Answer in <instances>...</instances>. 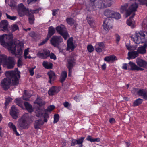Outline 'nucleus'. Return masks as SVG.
Segmentation results:
<instances>
[{
  "mask_svg": "<svg viewBox=\"0 0 147 147\" xmlns=\"http://www.w3.org/2000/svg\"><path fill=\"white\" fill-rule=\"evenodd\" d=\"M20 72L18 71H6L5 73L7 78H4L1 81V85L5 90L10 87L11 83L12 85H17L19 84V80L20 77Z\"/></svg>",
  "mask_w": 147,
  "mask_h": 147,
  "instance_id": "nucleus-1",
  "label": "nucleus"
},
{
  "mask_svg": "<svg viewBox=\"0 0 147 147\" xmlns=\"http://www.w3.org/2000/svg\"><path fill=\"white\" fill-rule=\"evenodd\" d=\"M132 38L137 44L144 43L143 46L138 47L137 51L138 54H144L146 53V49L147 48V32L140 31L139 32H136Z\"/></svg>",
  "mask_w": 147,
  "mask_h": 147,
  "instance_id": "nucleus-2",
  "label": "nucleus"
},
{
  "mask_svg": "<svg viewBox=\"0 0 147 147\" xmlns=\"http://www.w3.org/2000/svg\"><path fill=\"white\" fill-rule=\"evenodd\" d=\"M29 116L28 113H26L19 120L18 126L19 128L22 129H26L29 127L28 123Z\"/></svg>",
  "mask_w": 147,
  "mask_h": 147,
  "instance_id": "nucleus-3",
  "label": "nucleus"
},
{
  "mask_svg": "<svg viewBox=\"0 0 147 147\" xmlns=\"http://www.w3.org/2000/svg\"><path fill=\"white\" fill-rule=\"evenodd\" d=\"M17 11L19 15L21 17L25 15L29 16L30 15L28 9L26 8L22 3L18 4Z\"/></svg>",
  "mask_w": 147,
  "mask_h": 147,
  "instance_id": "nucleus-4",
  "label": "nucleus"
},
{
  "mask_svg": "<svg viewBox=\"0 0 147 147\" xmlns=\"http://www.w3.org/2000/svg\"><path fill=\"white\" fill-rule=\"evenodd\" d=\"M2 60L3 65L6 66L7 69H11L14 67L15 63L12 57H9L7 58V56L3 55Z\"/></svg>",
  "mask_w": 147,
  "mask_h": 147,
  "instance_id": "nucleus-5",
  "label": "nucleus"
},
{
  "mask_svg": "<svg viewBox=\"0 0 147 147\" xmlns=\"http://www.w3.org/2000/svg\"><path fill=\"white\" fill-rule=\"evenodd\" d=\"M55 30L57 32L61 35L65 40L69 36L66 28L64 25L61 24L56 27Z\"/></svg>",
  "mask_w": 147,
  "mask_h": 147,
  "instance_id": "nucleus-6",
  "label": "nucleus"
},
{
  "mask_svg": "<svg viewBox=\"0 0 147 147\" xmlns=\"http://www.w3.org/2000/svg\"><path fill=\"white\" fill-rule=\"evenodd\" d=\"M63 40V39L60 36H54L51 39L50 43L54 47L58 48Z\"/></svg>",
  "mask_w": 147,
  "mask_h": 147,
  "instance_id": "nucleus-7",
  "label": "nucleus"
},
{
  "mask_svg": "<svg viewBox=\"0 0 147 147\" xmlns=\"http://www.w3.org/2000/svg\"><path fill=\"white\" fill-rule=\"evenodd\" d=\"M102 26L104 33L107 34L112 27V22L109 18H107L104 21Z\"/></svg>",
  "mask_w": 147,
  "mask_h": 147,
  "instance_id": "nucleus-8",
  "label": "nucleus"
},
{
  "mask_svg": "<svg viewBox=\"0 0 147 147\" xmlns=\"http://www.w3.org/2000/svg\"><path fill=\"white\" fill-rule=\"evenodd\" d=\"M50 51L46 49H43V52L41 53L38 52L37 54V56L40 58L42 59H46L49 57Z\"/></svg>",
  "mask_w": 147,
  "mask_h": 147,
  "instance_id": "nucleus-9",
  "label": "nucleus"
},
{
  "mask_svg": "<svg viewBox=\"0 0 147 147\" xmlns=\"http://www.w3.org/2000/svg\"><path fill=\"white\" fill-rule=\"evenodd\" d=\"M47 74L49 78V82L51 85L53 84L54 81L56 79V75L55 74V72L51 70L48 72Z\"/></svg>",
  "mask_w": 147,
  "mask_h": 147,
  "instance_id": "nucleus-10",
  "label": "nucleus"
},
{
  "mask_svg": "<svg viewBox=\"0 0 147 147\" xmlns=\"http://www.w3.org/2000/svg\"><path fill=\"white\" fill-rule=\"evenodd\" d=\"M73 39L72 37L70 38L67 41V47L66 48L67 50H70L71 51H73L75 48L73 43Z\"/></svg>",
  "mask_w": 147,
  "mask_h": 147,
  "instance_id": "nucleus-11",
  "label": "nucleus"
},
{
  "mask_svg": "<svg viewBox=\"0 0 147 147\" xmlns=\"http://www.w3.org/2000/svg\"><path fill=\"white\" fill-rule=\"evenodd\" d=\"M111 0H102L100 1V8H106L111 6L112 5Z\"/></svg>",
  "mask_w": 147,
  "mask_h": 147,
  "instance_id": "nucleus-12",
  "label": "nucleus"
},
{
  "mask_svg": "<svg viewBox=\"0 0 147 147\" xmlns=\"http://www.w3.org/2000/svg\"><path fill=\"white\" fill-rule=\"evenodd\" d=\"M18 113L17 109L14 105H13L10 111V114L14 119H16L18 117Z\"/></svg>",
  "mask_w": 147,
  "mask_h": 147,
  "instance_id": "nucleus-13",
  "label": "nucleus"
},
{
  "mask_svg": "<svg viewBox=\"0 0 147 147\" xmlns=\"http://www.w3.org/2000/svg\"><path fill=\"white\" fill-rule=\"evenodd\" d=\"M136 63L139 67L147 68V61L138 58L136 60Z\"/></svg>",
  "mask_w": 147,
  "mask_h": 147,
  "instance_id": "nucleus-14",
  "label": "nucleus"
},
{
  "mask_svg": "<svg viewBox=\"0 0 147 147\" xmlns=\"http://www.w3.org/2000/svg\"><path fill=\"white\" fill-rule=\"evenodd\" d=\"M24 46L23 43L21 42H19L17 45V46L18 47V49L17 51L16 52L15 56L17 55H19L20 56L22 54L23 50L22 48Z\"/></svg>",
  "mask_w": 147,
  "mask_h": 147,
  "instance_id": "nucleus-15",
  "label": "nucleus"
},
{
  "mask_svg": "<svg viewBox=\"0 0 147 147\" xmlns=\"http://www.w3.org/2000/svg\"><path fill=\"white\" fill-rule=\"evenodd\" d=\"M34 103L39 105L38 107H41L44 106L45 104V102L43 100L42 98L37 96L36 100L34 102Z\"/></svg>",
  "mask_w": 147,
  "mask_h": 147,
  "instance_id": "nucleus-16",
  "label": "nucleus"
},
{
  "mask_svg": "<svg viewBox=\"0 0 147 147\" xmlns=\"http://www.w3.org/2000/svg\"><path fill=\"white\" fill-rule=\"evenodd\" d=\"M59 90L57 87L53 86L49 90L48 93L50 96H53L57 93Z\"/></svg>",
  "mask_w": 147,
  "mask_h": 147,
  "instance_id": "nucleus-17",
  "label": "nucleus"
},
{
  "mask_svg": "<svg viewBox=\"0 0 147 147\" xmlns=\"http://www.w3.org/2000/svg\"><path fill=\"white\" fill-rule=\"evenodd\" d=\"M105 61L108 63L110 62H113L117 60V57L114 55H112L109 56L105 57L104 59Z\"/></svg>",
  "mask_w": 147,
  "mask_h": 147,
  "instance_id": "nucleus-18",
  "label": "nucleus"
},
{
  "mask_svg": "<svg viewBox=\"0 0 147 147\" xmlns=\"http://www.w3.org/2000/svg\"><path fill=\"white\" fill-rule=\"evenodd\" d=\"M43 124V122L41 119H38L36 120L34 124V127L37 129H40L41 126Z\"/></svg>",
  "mask_w": 147,
  "mask_h": 147,
  "instance_id": "nucleus-19",
  "label": "nucleus"
},
{
  "mask_svg": "<svg viewBox=\"0 0 147 147\" xmlns=\"http://www.w3.org/2000/svg\"><path fill=\"white\" fill-rule=\"evenodd\" d=\"M24 105L26 109L29 113H32L34 111V109L32 106L29 103L26 102H24Z\"/></svg>",
  "mask_w": 147,
  "mask_h": 147,
  "instance_id": "nucleus-20",
  "label": "nucleus"
},
{
  "mask_svg": "<svg viewBox=\"0 0 147 147\" xmlns=\"http://www.w3.org/2000/svg\"><path fill=\"white\" fill-rule=\"evenodd\" d=\"M67 67L68 69H72L75 64L74 59L71 58L68 59L67 60Z\"/></svg>",
  "mask_w": 147,
  "mask_h": 147,
  "instance_id": "nucleus-21",
  "label": "nucleus"
},
{
  "mask_svg": "<svg viewBox=\"0 0 147 147\" xmlns=\"http://www.w3.org/2000/svg\"><path fill=\"white\" fill-rule=\"evenodd\" d=\"M55 32V30L54 27L53 26H50L48 28V33L47 36L50 38Z\"/></svg>",
  "mask_w": 147,
  "mask_h": 147,
  "instance_id": "nucleus-22",
  "label": "nucleus"
},
{
  "mask_svg": "<svg viewBox=\"0 0 147 147\" xmlns=\"http://www.w3.org/2000/svg\"><path fill=\"white\" fill-rule=\"evenodd\" d=\"M139 54L137 51H132L128 53V59H134L138 56Z\"/></svg>",
  "mask_w": 147,
  "mask_h": 147,
  "instance_id": "nucleus-23",
  "label": "nucleus"
},
{
  "mask_svg": "<svg viewBox=\"0 0 147 147\" xmlns=\"http://www.w3.org/2000/svg\"><path fill=\"white\" fill-rule=\"evenodd\" d=\"M139 96H142L143 98L145 100H147V90L144 89H141L139 92Z\"/></svg>",
  "mask_w": 147,
  "mask_h": 147,
  "instance_id": "nucleus-24",
  "label": "nucleus"
},
{
  "mask_svg": "<svg viewBox=\"0 0 147 147\" xmlns=\"http://www.w3.org/2000/svg\"><path fill=\"white\" fill-rule=\"evenodd\" d=\"M42 65L45 68L47 69H50L52 68L53 65L51 63L45 61L42 63Z\"/></svg>",
  "mask_w": 147,
  "mask_h": 147,
  "instance_id": "nucleus-25",
  "label": "nucleus"
},
{
  "mask_svg": "<svg viewBox=\"0 0 147 147\" xmlns=\"http://www.w3.org/2000/svg\"><path fill=\"white\" fill-rule=\"evenodd\" d=\"M8 126L11 129H12L14 132L16 136H19L20 135L19 133L17 131L16 126L12 123L11 122H9L8 124Z\"/></svg>",
  "mask_w": 147,
  "mask_h": 147,
  "instance_id": "nucleus-26",
  "label": "nucleus"
},
{
  "mask_svg": "<svg viewBox=\"0 0 147 147\" xmlns=\"http://www.w3.org/2000/svg\"><path fill=\"white\" fill-rule=\"evenodd\" d=\"M67 76V72L65 71H63L59 78V80L61 82H63L65 80Z\"/></svg>",
  "mask_w": 147,
  "mask_h": 147,
  "instance_id": "nucleus-27",
  "label": "nucleus"
},
{
  "mask_svg": "<svg viewBox=\"0 0 147 147\" xmlns=\"http://www.w3.org/2000/svg\"><path fill=\"white\" fill-rule=\"evenodd\" d=\"M128 64L129 67H128L129 70L135 71L136 70L137 66L132 61H130Z\"/></svg>",
  "mask_w": 147,
  "mask_h": 147,
  "instance_id": "nucleus-28",
  "label": "nucleus"
},
{
  "mask_svg": "<svg viewBox=\"0 0 147 147\" xmlns=\"http://www.w3.org/2000/svg\"><path fill=\"white\" fill-rule=\"evenodd\" d=\"M114 13V11L109 9H106L104 12V15L107 18H112Z\"/></svg>",
  "mask_w": 147,
  "mask_h": 147,
  "instance_id": "nucleus-29",
  "label": "nucleus"
},
{
  "mask_svg": "<svg viewBox=\"0 0 147 147\" xmlns=\"http://www.w3.org/2000/svg\"><path fill=\"white\" fill-rule=\"evenodd\" d=\"M35 113L37 117H40L43 114V110L40 107H38L36 108Z\"/></svg>",
  "mask_w": 147,
  "mask_h": 147,
  "instance_id": "nucleus-30",
  "label": "nucleus"
},
{
  "mask_svg": "<svg viewBox=\"0 0 147 147\" xmlns=\"http://www.w3.org/2000/svg\"><path fill=\"white\" fill-rule=\"evenodd\" d=\"M127 24L129 26H131L132 28H134L135 26L134 20H132L131 18H129L127 20Z\"/></svg>",
  "mask_w": 147,
  "mask_h": 147,
  "instance_id": "nucleus-31",
  "label": "nucleus"
},
{
  "mask_svg": "<svg viewBox=\"0 0 147 147\" xmlns=\"http://www.w3.org/2000/svg\"><path fill=\"white\" fill-rule=\"evenodd\" d=\"M138 4L136 2L133 3L129 7V9L133 12H135L137 10L138 7Z\"/></svg>",
  "mask_w": 147,
  "mask_h": 147,
  "instance_id": "nucleus-32",
  "label": "nucleus"
},
{
  "mask_svg": "<svg viewBox=\"0 0 147 147\" xmlns=\"http://www.w3.org/2000/svg\"><path fill=\"white\" fill-rule=\"evenodd\" d=\"M24 94L23 96V99L26 101L29 100V98L31 97V96L29 94V93L26 90L24 91Z\"/></svg>",
  "mask_w": 147,
  "mask_h": 147,
  "instance_id": "nucleus-33",
  "label": "nucleus"
},
{
  "mask_svg": "<svg viewBox=\"0 0 147 147\" xmlns=\"http://www.w3.org/2000/svg\"><path fill=\"white\" fill-rule=\"evenodd\" d=\"M85 138L84 137H81L79 139L76 140L77 143L78 145H79V147H82L83 146L82 143Z\"/></svg>",
  "mask_w": 147,
  "mask_h": 147,
  "instance_id": "nucleus-34",
  "label": "nucleus"
},
{
  "mask_svg": "<svg viewBox=\"0 0 147 147\" xmlns=\"http://www.w3.org/2000/svg\"><path fill=\"white\" fill-rule=\"evenodd\" d=\"M28 16L29 22L31 25L33 24L35 20L34 16V15L30 13V15L29 16Z\"/></svg>",
  "mask_w": 147,
  "mask_h": 147,
  "instance_id": "nucleus-35",
  "label": "nucleus"
},
{
  "mask_svg": "<svg viewBox=\"0 0 147 147\" xmlns=\"http://www.w3.org/2000/svg\"><path fill=\"white\" fill-rule=\"evenodd\" d=\"M1 23L3 25L2 30L3 31L7 30H8V22L6 20H4L1 22Z\"/></svg>",
  "mask_w": 147,
  "mask_h": 147,
  "instance_id": "nucleus-36",
  "label": "nucleus"
},
{
  "mask_svg": "<svg viewBox=\"0 0 147 147\" xmlns=\"http://www.w3.org/2000/svg\"><path fill=\"white\" fill-rule=\"evenodd\" d=\"M142 99L139 98L135 100L133 103V106L134 107L137 106L141 104L143 102Z\"/></svg>",
  "mask_w": 147,
  "mask_h": 147,
  "instance_id": "nucleus-37",
  "label": "nucleus"
},
{
  "mask_svg": "<svg viewBox=\"0 0 147 147\" xmlns=\"http://www.w3.org/2000/svg\"><path fill=\"white\" fill-rule=\"evenodd\" d=\"M86 19L88 23L91 26L92 25L94 22L93 18L90 15H88L86 18Z\"/></svg>",
  "mask_w": 147,
  "mask_h": 147,
  "instance_id": "nucleus-38",
  "label": "nucleus"
},
{
  "mask_svg": "<svg viewBox=\"0 0 147 147\" xmlns=\"http://www.w3.org/2000/svg\"><path fill=\"white\" fill-rule=\"evenodd\" d=\"M66 21L69 25H73L74 23V21L73 18L71 17L67 18Z\"/></svg>",
  "mask_w": 147,
  "mask_h": 147,
  "instance_id": "nucleus-39",
  "label": "nucleus"
},
{
  "mask_svg": "<svg viewBox=\"0 0 147 147\" xmlns=\"http://www.w3.org/2000/svg\"><path fill=\"white\" fill-rule=\"evenodd\" d=\"M16 103L21 108L23 107V105L22 101L19 98H17L16 99Z\"/></svg>",
  "mask_w": 147,
  "mask_h": 147,
  "instance_id": "nucleus-40",
  "label": "nucleus"
},
{
  "mask_svg": "<svg viewBox=\"0 0 147 147\" xmlns=\"http://www.w3.org/2000/svg\"><path fill=\"white\" fill-rule=\"evenodd\" d=\"M60 117L58 114H55L54 115V121L53 123H57L59 121Z\"/></svg>",
  "mask_w": 147,
  "mask_h": 147,
  "instance_id": "nucleus-41",
  "label": "nucleus"
},
{
  "mask_svg": "<svg viewBox=\"0 0 147 147\" xmlns=\"http://www.w3.org/2000/svg\"><path fill=\"white\" fill-rule=\"evenodd\" d=\"M121 17L120 14L117 12H115L114 11V13L113 15V16L112 18H115L116 19H119Z\"/></svg>",
  "mask_w": 147,
  "mask_h": 147,
  "instance_id": "nucleus-42",
  "label": "nucleus"
},
{
  "mask_svg": "<svg viewBox=\"0 0 147 147\" xmlns=\"http://www.w3.org/2000/svg\"><path fill=\"white\" fill-rule=\"evenodd\" d=\"M55 108V107L53 105H50L49 106L47 109L45 110V111H47V112H51Z\"/></svg>",
  "mask_w": 147,
  "mask_h": 147,
  "instance_id": "nucleus-43",
  "label": "nucleus"
},
{
  "mask_svg": "<svg viewBox=\"0 0 147 147\" xmlns=\"http://www.w3.org/2000/svg\"><path fill=\"white\" fill-rule=\"evenodd\" d=\"M141 89L133 88L132 90V92L134 94H137L139 96L140 94L139 93V92L140 90H141Z\"/></svg>",
  "mask_w": 147,
  "mask_h": 147,
  "instance_id": "nucleus-44",
  "label": "nucleus"
},
{
  "mask_svg": "<svg viewBox=\"0 0 147 147\" xmlns=\"http://www.w3.org/2000/svg\"><path fill=\"white\" fill-rule=\"evenodd\" d=\"M88 51L90 53L92 52L94 50L93 46L91 44L88 45L87 47Z\"/></svg>",
  "mask_w": 147,
  "mask_h": 147,
  "instance_id": "nucleus-45",
  "label": "nucleus"
},
{
  "mask_svg": "<svg viewBox=\"0 0 147 147\" xmlns=\"http://www.w3.org/2000/svg\"><path fill=\"white\" fill-rule=\"evenodd\" d=\"M16 46H15L13 47L12 46H11L10 47L9 49V50H10L11 51V53L13 55H15L16 54Z\"/></svg>",
  "mask_w": 147,
  "mask_h": 147,
  "instance_id": "nucleus-46",
  "label": "nucleus"
},
{
  "mask_svg": "<svg viewBox=\"0 0 147 147\" xmlns=\"http://www.w3.org/2000/svg\"><path fill=\"white\" fill-rule=\"evenodd\" d=\"M142 26L147 29V17L143 21L142 23Z\"/></svg>",
  "mask_w": 147,
  "mask_h": 147,
  "instance_id": "nucleus-47",
  "label": "nucleus"
},
{
  "mask_svg": "<svg viewBox=\"0 0 147 147\" xmlns=\"http://www.w3.org/2000/svg\"><path fill=\"white\" fill-rule=\"evenodd\" d=\"M139 4L140 5H145L147 6V0H138Z\"/></svg>",
  "mask_w": 147,
  "mask_h": 147,
  "instance_id": "nucleus-48",
  "label": "nucleus"
},
{
  "mask_svg": "<svg viewBox=\"0 0 147 147\" xmlns=\"http://www.w3.org/2000/svg\"><path fill=\"white\" fill-rule=\"evenodd\" d=\"M127 6L123 5L121 6L120 8V12L121 13H123L127 10Z\"/></svg>",
  "mask_w": 147,
  "mask_h": 147,
  "instance_id": "nucleus-49",
  "label": "nucleus"
},
{
  "mask_svg": "<svg viewBox=\"0 0 147 147\" xmlns=\"http://www.w3.org/2000/svg\"><path fill=\"white\" fill-rule=\"evenodd\" d=\"M49 57L51 59H53L54 60H55L57 59L56 56L53 53H50Z\"/></svg>",
  "mask_w": 147,
  "mask_h": 147,
  "instance_id": "nucleus-50",
  "label": "nucleus"
},
{
  "mask_svg": "<svg viewBox=\"0 0 147 147\" xmlns=\"http://www.w3.org/2000/svg\"><path fill=\"white\" fill-rule=\"evenodd\" d=\"M6 16L7 18L12 20H15L16 19L17 17L16 16H11L10 15L6 13Z\"/></svg>",
  "mask_w": 147,
  "mask_h": 147,
  "instance_id": "nucleus-51",
  "label": "nucleus"
},
{
  "mask_svg": "<svg viewBox=\"0 0 147 147\" xmlns=\"http://www.w3.org/2000/svg\"><path fill=\"white\" fill-rule=\"evenodd\" d=\"M49 38L47 37H46V38L42 40L40 43H39L38 45L39 46H41L44 44H45L47 41L49 40Z\"/></svg>",
  "mask_w": 147,
  "mask_h": 147,
  "instance_id": "nucleus-52",
  "label": "nucleus"
},
{
  "mask_svg": "<svg viewBox=\"0 0 147 147\" xmlns=\"http://www.w3.org/2000/svg\"><path fill=\"white\" fill-rule=\"evenodd\" d=\"M76 144H77V143L76 140L72 138L71 143V146H74Z\"/></svg>",
  "mask_w": 147,
  "mask_h": 147,
  "instance_id": "nucleus-53",
  "label": "nucleus"
},
{
  "mask_svg": "<svg viewBox=\"0 0 147 147\" xmlns=\"http://www.w3.org/2000/svg\"><path fill=\"white\" fill-rule=\"evenodd\" d=\"M22 65V63L21 60V58L20 57L19 58V59L18 61L17 66L18 67H21Z\"/></svg>",
  "mask_w": 147,
  "mask_h": 147,
  "instance_id": "nucleus-54",
  "label": "nucleus"
},
{
  "mask_svg": "<svg viewBox=\"0 0 147 147\" xmlns=\"http://www.w3.org/2000/svg\"><path fill=\"white\" fill-rule=\"evenodd\" d=\"M128 67H129V65L128 64H127L126 63H123L122 67V68L124 70H128Z\"/></svg>",
  "mask_w": 147,
  "mask_h": 147,
  "instance_id": "nucleus-55",
  "label": "nucleus"
},
{
  "mask_svg": "<svg viewBox=\"0 0 147 147\" xmlns=\"http://www.w3.org/2000/svg\"><path fill=\"white\" fill-rule=\"evenodd\" d=\"M86 140L91 142H93L94 138L90 135H88L86 138Z\"/></svg>",
  "mask_w": 147,
  "mask_h": 147,
  "instance_id": "nucleus-56",
  "label": "nucleus"
},
{
  "mask_svg": "<svg viewBox=\"0 0 147 147\" xmlns=\"http://www.w3.org/2000/svg\"><path fill=\"white\" fill-rule=\"evenodd\" d=\"M95 50L97 52H101L102 51V49L99 46L97 47L96 46L95 47Z\"/></svg>",
  "mask_w": 147,
  "mask_h": 147,
  "instance_id": "nucleus-57",
  "label": "nucleus"
},
{
  "mask_svg": "<svg viewBox=\"0 0 147 147\" xmlns=\"http://www.w3.org/2000/svg\"><path fill=\"white\" fill-rule=\"evenodd\" d=\"M12 100L11 98L10 97H9L7 98L6 99L5 102V105H8L9 103Z\"/></svg>",
  "mask_w": 147,
  "mask_h": 147,
  "instance_id": "nucleus-58",
  "label": "nucleus"
},
{
  "mask_svg": "<svg viewBox=\"0 0 147 147\" xmlns=\"http://www.w3.org/2000/svg\"><path fill=\"white\" fill-rule=\"evenodd\" d=\"M19 28L18 26L16 24H14L12 27V30L15 31L17 30H19Z\"/></svg>",
  "mask_w": 147,
  "mask_h": 147,
  "instance_id": "nucleus-59",
  "label": "nucleus"
},
{
  "mask_svg": "<svg viewBox=\"0 0 147 147\" xmlns=\"http://www.w3.org/2000/svg\"><path fill=\"white\" fill-rule=\"evenodd\" d=\"M133 12H134L132 11L130 9H129V8L127 10V9L126 11V14L127 16H129Z\"/></svg>",
  "mask_w": 147,
  "mask_h": 147,
  "instance_id": "nucleus-60",
  "label": "nucleus"
},
{
  "mask_svg": "<svg viewBox=\"0 0 147 147\" xmlns=\"http://www.w3.org/2000/svg\"><path fill=\"white\" fill-rule=\"evenodd\" d=\"M98 46L103 49L105 47V42H99L98 43Z\"/></svg>",
  "mask_w": 147,
  "mask_h": 147,
  "instance_id": "nucleus-61",
  "label": "nucleus"
},
{
  "mask_svg": "<svg viewBox=\"0 0 147 147\" xmlns=\"http://www.w3.org/2000/svg\"><path fill=\"white\" fill-rule=\"evenodd\" d=\"M45 111V113L43 115L44 118H48L49 117V113H48V112L47 111Z\"/></svg>",
  "mask_w": 147,
  "mask_h": 147,
  "instance_id": "nucleus-62",
  "label": "nucleus"
},
{
  "mask_svg": "<svg viewBox=\"0 0 147 147\" xmlns=\"http://www.w3.org/2000/svg\"><path fill=\"white\" fill-rule=\"evenodd\" d=\"M81 98L80 96H77L74 97V100L76 102H79L80 99Z\"/></svg>",
  "mask_w": 147,
  "mask_h": 147,
  "instance_id": "nucleus-63",
  "label": "nucleus"
},
{
  "mask_svg": "<svg viewBox=\"0 0 147 147\" xmlns=\"http://www.w3.org/2000/svg\"><path fill=\"white\" fill-rule=\"evenodd\" d=\"M30 36L33 38H34L36 37V34L34 32H31L29 34Z\"/></svg>",
  "mask_w": 147,
  "mask_h": 147,
  "instance_id": "nucleus-64",
  "label": "nucleus"
}]
</instances>
